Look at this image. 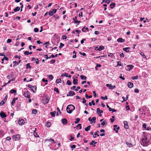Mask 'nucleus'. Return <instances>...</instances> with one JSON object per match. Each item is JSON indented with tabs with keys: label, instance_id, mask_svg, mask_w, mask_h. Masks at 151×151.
<instances>
[{
	"label": "nucleus",
	"instance_id": "obj_1",
	"mask_svg": "<svg viewBox=\"0 0 151 151\" xmlns=\"http://www.w3.org/2000/svg\"><path fill=\"white\" fill-rule=\"evenodd\" d=\"M75 109V107L73 105H68L66 108V111L67 112L69 113H71Z\"/></svg>",
	"mask_w": 151,
	"mask_h": 151
},
{
	"label": "nucleus",
	"instance_id": "obj_2",
	"mask_svg": "<svg viewBox=\"0 0 151 151\" xmlns=\"http://www.w3.org/2000/svg\"><path fill=\"white\" fill-rule=\"evenodd\" d=\"M28 86L30 88L33 92H35L36 90V87L35 86H33L30 85H29Z\"/></svg>",
	"mask_w": 151,
	"mask_h": 151
},
{
	"label": "nucleus",
	"instance_id": "obj_3",
	"mask_svg": "<svg viewBox=\"0 0 151 151\" xmlns=\"http://www.w3.org/2000/svg\"><path fill=\"white\" fill-rule=\"evenodd\" d=\"M106 86L111 90H112L116 88L115 86H112L111 84H107Z\"/></svg>",
	"mask_w": 151,
	"mask_h": 151
},
{
	"label": "nucleus",
	"instance_id": "obj_4",
	"mask_svg": "<svg viewBox=\"0 0 151 151\" xmlns=\"http://www.w3.org/2000/svg\"><path fill=\"white\" fill-rule=\"evenodd\" d=\"M24 96L25 97L28 99L30 98V94L29 93L28 91L24 92Z\"/></svg>",
	"mask_w": 151,
	"mask_h": 151
},
{
	"label": "nucleus",
	"instance_id": "obj_5",
	"mask_svg": "<svg viewBox=\"0 0 151 151\" xmlns=\"http://www.w3.org/2000/svg\"><path fill=\"white\" fill-rule=\"evenodd\" d=\"M18 123L19 125H22L23 124H24V120L22 119H19V120L18 121Z\"/></svg>",
	"mask_w": 151,
	"mask_h": 151
},
{
	"label": "nucleus",
	"instance_id": "obj_6",
	"mask_svg": "<svg viewBox=\"0 0 151 151\" xmlns=\"http://www.w3.org/2000/svg\"><path fill=\"white\" fill-rule=\"evenodd\" d=\"M0 115L1 117L2 118H4L6 117V115L5 114V113L1 111L0 114Z\"/></svg>",
	"mask_w": 151,
	"mask_h": 151
},
{
	"label": "nucleus",
	"instance_id": "obj_7",
	"mask_svg": "<svg viewBox=\"0 0 151 151\" xmlns=\"http://www.w3.org/2000/svg\"><path fill=\"white\" fill-rule=\"evenodd\" d=\"M73 20L74 21V22L75 23H78V24H79L80 22V21H78L77 20V17H75V18L73 19Z\"/></svg>",
	"mask_w": 151,
	"mask_h": 151
},
{
	"label": "nucleus",
	"instance_id": "obj_8",
	"mask_svg": "<svg viewBox=\"0 0 151 151\" xmlns=\"http://www.w3.org/2000/svg\"><path fill=\"white\" fill-rule=\"evenodd\" d=\"M17 98H14L13 99L12 101V106H14L16 100H17Z\"/></svg>",
	"mask_w": 151,
	"mask_h": 151
},
{
	"label": "nucleus",
	"instance_id": "obj_9",
	"mask_svg": "<svg viewBox=\"0 0 151 151\" xmlns=\"http://www.w3.org/2000/svg\"><path fill=\"white\" fill-rule=\"evenodd\" d=\"M127 85L129 88H132L133 87V84L132 83L129 82L128 83Z\"/></svg>",
	"mask_w": 151,
	"mask_h": 151
},
{
	"label": "nucleus",
	"instance_id": "obj_10",
	"mask_svg": "<svg viewBox=\"0 0 151 151\" xmlns=\"http://www.w3.org/2000/svg\"><path fill=\"white\" fill-rule=\"evenodd\" d=\"M21 61V60H20L19 61V62H17V61H15L13 62V63L14 64L13 67H14L16 65H18L19 63Z\"/></svg>",
	"mask_w": 151,
	"mask_h": 151
},
{
	"label": "nucleus",
	"instance_id": "obj_11",
	"mask_svg": "<svg viewBox=\"0 0 151 151\" xmlns=\"http://www.w3.org/2000/svg\"><path fill=\"white\" fill-rule=\"evenodd\" d=\"M69 95L70 96H73L75 95V92L72 91H69Z\"/></svg>",
	"mask_w": 151,
	"mask_h": 151
},
{
	"label": "nucleus",
	"instance_id": "obj_12",
	"mask_svg": "<svg viewBox=\"0 0 151 151\" xmlns=\"http://www.w3.org/2000/svg\"><path fill=\"white\" fill-rule=\"evenodd\" d=\"M127 67L128 70H130L133 68V66L132 65H129L127 66Z\"/></svg>",
	"mask_w": 151,
	"mask_h": 151
},
{
	"label": "nucleus",
	"instance_id": "obj_13",
	"mask_svg": "<svg viewBox=\"0 0 151 151\" xmlns=\"http://www.w3.org/2000/svg\"><path fill=\"white\" fill-rule=\"evenodd\" d=\"M14 139H15L16 140H18L20 138L19 135H14L13 136Z\"/></svg>",
	"mask_w": 151,
	"mask_h": 151
},
{
	"label": "nucleus",
	"instance_id": "obj_14",
	"mask_svg": "<svg viewBox=\"0 0 151 151\" xmlns=\"http://www.w3.org/2000/svg\"><path fill=\"white\" fill-rule=\"evenodd\" d=\"M73 83L74 85H76L78 84V80L77 79L74 78V77H73Z\"/></svg>",
	"mask_w": 151,
	"mask_h": 151
},
{
	"label": "nucleus",
	"instance_id": "obj_15",
	"mask_svg": "<svg viewBox=\"0 0 151 151\" xmlns=\"http://www.w3.org/2000/svg\"><path fill=\"white\" fill-rule=\"evenodd\" d=\"M62 122L64 124H66L67 123V120L66 119H63L62 120Z\"/></svg>",
	"mask_w": 151,
	"mask_h": 151
},
{
	"label": "nucleus",
	"instance_id": "obj_16",
	"mask_svg": "<svg viewBox=\"0 0 151 151\" xmlns=\"http://www.w3.org/2000/svg\"><path fill=\"white\" fill-rule=\"evenodd\" d=\"M117 41L119 42H124L125 40L122 38H119L117 40Z\"/></svg>",
	"mask_w": 151,
	"mask_h": 151
},
{
	"label": "nucleus",
	"instance_id": "obj_17",
	"mask_svg": "<svg viewBox=\"0 0 151 151\" xmlns=\"http://www.w3.org/2000/svg\"><path fill=\"white\" fill-rule=\"evenodd\" d=\"M103 112V111L102 110H100V109L98 108L97 109L96 113L97 114L101 113Z\"/></svg>",
	"mask_w": 151,
	"mask_h": 151
},
{
	"label": "nucleus",
	"instance_id": "obj_18",
	"mask_svg": "<svg viewBox=\"0 0 151 151\" xmlns=\"http://www.w3.org/2000/svg\"><path fill=\"white\" fill-rule=\"evenodd\" d=\"M56 113V111H54L51 112L50 114L52 117H54L55 116V114Z\"/></svg>",
	"mask_w": 151,
	"mask_h": 151
},
{
	"label": "nucleus",
	"instance_id": "obj_19",
	"mask_svg": "<svg viewBox=\"0 0 151 151\" xmlns=\"http://www.w3.org/2000/svg\"><path fill=\"white\" fill-rule=\"evenodd\" d=\"M110 7L111 9H113L115 6V4L114 3H111L110 4Z\"/></svg>",
	"mask_w": 151,
	"mask_h": 151
},
{
	"label": "nucleus",
	"instance_id": "obj_20",
	"mask_svg": "<svg viewBox=\"0 0 151 151\" xmlns=\"http://www.w3.org/2000/svg\"><path fill=\"white\" fill-rule=\"evenodd\" d=\"M129 49H130V48L129 47H125L123 49V50L124 51L126 52H128L129 51Z\"/></svg>",
	"mask_w": 151,
	"mask_h": 151
},
{
	"label": "nucleus",
	"instance_id": "obj_21",
	"mask_svg": "<svg viewBox=\"0 0 151 151\" xmlns=\"http://www.w3.org/2000/svg\"><path fill=\"white\" fill-rule=\"evenodd\" d=\"M20 9V7L19 6H17L14 9V11L15 12H17V11H19Z\"/></svg>",
	"mask_w": 151,
	"mask_h": 151
},
{
	"label": "nucleus",
	"instance_id": "obj_22",
	"mask_svg": "<svg viewBox=\"0 0 151 151\" xmlns=\"http://www.w3.org/2000/svg\"><path fill=\"white\" fill-rule=\"evenodd\" d=\"M127 124V122H124V127L126 129H128V126Z\"/></svg>",
	"mask_w": 151,
	"mask_h": 151
},
{
	"label": "nucleus",
	"instance_id": "obj_23",
	"mask_svg": "<svg viewBox=\"0 0 151 151\" xmlns=\"http://www.w3.org/2000/svg\"><path fill=\"white\" fill-rule=\"evenodd\" d=\"M90 127H91V126L89 125L87 127H86L85 129V130L86 131H87V132L88 131L90 130Z\"/></svg>",
	"mask_w": 151,
	"mask_h": 151
},
{
	"label": "nucleus",
	"instance_id": "obj_24",
	"mask_svg": "<svg viewBox=\"0 0 151 151\" xmlns=\"http://www.w3.org/2000/svg\"><path fill=\"white\" fill-rule=\"evenodd\" d=\"M96 143H97V142H95V141L93 140V141H92V142H91L90 143V144L91 145H93V147H95V145H93V143H94V144H95Z\"/></svg>",
	"mask_w": 151,
	"mask_h": 151
},
{
	"label": "nucleus",
	"instance_id": "obj_25",
	"mask_svg": "<svg viewBox=\"0 0 151 151\" xmlns=\"http://www.w3.org/2000/svg\"><path fill=\"white\" fill-rule=\"evenodd\" d=\"M147 138L145 137V138H144L142 139V142H145L147 143Z\"/></svg>",
	"mask_w": 151,
	"mask_h": 151
},
{
	"label": "nucleus",
	"instance_id": "obj_26",
	"mask_svg": "<svg viewBox=\"0 0 151 151\" xmlns=\"http://www.w3.org/2000/svg\"><path fill=\"white\" fill-rule=\"evenodd\" d=\"M76 121L75 122V124H78L80 121V119L79 118H76Z\"/></svg>",
	"mask_w": 151,
	"mask_h": 151
},
{
	"label": "nucleus",
	"instance_id": "obj_27",
	"mask_svg": "<svg viewBox=\"0 0 151 151\" xmlns=\"http://www.w3.org/2000/svg\"><path fill=\"white\" fill-rule=\"evenodd\" d=\"M80 77L81 79L82 80H86V77L85 76H83V75H81L80 76Z\"/></svg>",
	"mask_w": 151,
	"mask_h": 151
},
{
	"label": "nucleus",
	"instance_id": "obj_28",
	"mask_svg": "<svg viewBox=\"0 0 151 151\" xmlns=\"http://www.w3.org/2000/svg\"><path fill=\"white\" fill-rule=\"evenodd\" d=\"M26 68L27 69L31 68V66L30 65L29 63H28L26 64Z\"/></svg>",
	"mask_w": 151,
	"mask_h": 151
},
{
	"label": "nucleus",
	"instance_id": "obj_29",
	"mask_svg": "<svg viewBox=\"0 0 151 151\" xmlns=\"http://www.w3.org/2000/svg\"><path fill=\"white\" fill-rule=\"evenodd\" d=\"M104 48V46L101 45L99 46V47L98 50H99V51H101V50H103Z\"/></svg>",
	"mask_w": 151,
	"mask_h": 151
},
{
	"label": "nucleus",
	"instance_id": "obj_30",
	"mask_svg": "<svg viewBox=\"0 0 151 151\" xmlns=\"http://www.w3.org/2000/svg\"><path fill=\"white\" fill-rule=\"evenodd\" d=\"M138 78V76H132L131 78V79L132 80L137 79Z\"/></svg>",
	"mask_w": 151,
	"mask_h": 151
},
{
	"label": "nucleus",
	"instance_id": "obj_31",
	"mask_svg": "<svg viewBox=\"0 0 151 151\" xmlns=\"http://www.w3.org/2000/svg\"><path fill=\"white\" fill-rule=\"evenodd\" d=\"M126 144L130 147H131L132 146V145L131 143L127 142H126Z\"/></svg>",
	"mask_w": 151,
	"mask_h": 151
},
{
	"label": "nucleus",
	"instance_id": "obj_32",
	"mask_svg": "<svg viewBox=\"0 0 151 151\" xmlns=\"http://www.w3.org/2000/svg\"><path fill=\"white\" fill-rule=\"evenodd\" d=\"M61 81V80L60 79H57L56 81V83H60Z\"/></svg>",
	"mask_w": 151,
	"mask_h": 151
},
{
	"label": "nucleus",
	"instance_id": "obj_33",
	"mask_svg": "<svg viewBox=\"0 0 151 151\" xmlns=\"http://www.w3.org/2000/svg\"><path fill=\"white\" fill-rule=\"evenodd\" d=\"M37 112L36 109H33L32 111V113L33 114H36Z\"/></svg>",
	"mask_w": 151,
	"mask_h": 151
},
{
	"label": "nucleus",
	"instance_id": "obj_34",
	"mask_svg": "<svg viewBox=\"0 0 151 151\" xmlns=\"http://www.w3.org/2000/svg\"><path fill=\"white\" fill-rule=\"evenodd\" d=\"M101 99H103L104 100H105V99H108L107 97L106 96H105V97H103L102 96H101Z\"/></svg>",
	"mask_w": 151,
	"mask_h": 151
},
{
	"label": "nucleus",
	"instance_id": "obj_35",
	"mask_svg": "<svg viewBox=\"0 0 151 151\" xmlns=\"http://www.w3.org/2000/svg\"><path fill=\"white\" fill-rule=\"evenodd\" d=\"M10 92L11 93H16V91L14 89H12L10 91Z\"/></svg>",
	"mask_w": 151,
	"mask_h": 151
},
{
	"label": "nucleus",
	"instance_id": "obj_36",
	"mask_svg": "<svg viewBox=\"0 0 151 151\" xmlns=\"http://www.w3.org/2000/svg\"><path fill=\"white\" fill-rule=\"evenodd\" d=\"M112 118L110 119L111 122V123H113L114 121L115 117L114 116H112Z\"/></svg>",
	"mask_w": 151,
	"mask_h": 151
},
{
	"label": "nucleus",
	"instance_id": "obj_37",
	"mask_svg": "<svg viewBox=\"0 0 151 151\" xmlns=\"http://www.w3.org/2000/svg\"><path fill=\"white\" fill-rule=\"evenodd\" d=\"M119 55L122 58H124V55L123 52H120Z\"/></svg>",
	"mask_w": 151,
	"mask_h": 151
},
{
	"label": "nucleus",
	"instance_id": "obj_38",
	"mask_svg": "<svg viewBox=\"0 0 151 151\" xmlns=\"http://www.w3.org/2000/svg\"><path fill=\"white\" fill-rule=\"evenodd\" d=\"M49 78L50 80H52L53 78V76L52 75H50L49 76Z\"/></svg>",
	"mask_w": 151,
	"mask_h": 151
},
{
	"label": "nucleus",
	"instance_id": "obj_39",
	"mask_svg": "<svg viewBox=\"0 0 151 151\" xmlns=\"http://www.w3.org/2000/svg\"><path fill=\"white\" fill-rule=\"evenodd\" d=\"M54 91H55L56 92L58 93H59V91L58 89L57 88H54Z\"/></svg>",
	"mask_w": 151,
	"mask_h": 151
},
{
	"label": "nucleus",
	"instance_id": "obj_40",
	"mask_svg": "<svg viewBox=\"0 0 151 151\" xmlns=\"http://www.w3.org/2000/svg\"><path fill=\"white\" fill-rule=\"evenodd\" d=\"M49 101V99H48L47 98L45 100L44 102L46 104H47L48 103Z\"/></svg>",
	"mask_w": 151,
	"mask_h": 151
},
{
	"label": "nucleus",
	"instance_id": "obj_41",
	"mask_svg": "<svg viewBox=\"0 0 151 151\" xmlns=\"http://www.w3.org/2000/svg\"><path fill=\"white\" fill-rule=\"evenodd\" d=\"M51 125V123L50 122H48L47 123L46 126L47 127H49Z\"/></svg>",
	"mask_w": 151,
	"mask_h": 151
},
{
	"label": "nucleus",
	"instance_id": "obj_42",
	"mask_svg": "<svg viewBox=\"0 0 151 151\" xmlns=\"http://www.w3.org/2000/svg\"><path fill=\"white\" fill-rule=\"evenodd\" d=\"M64 44H63V43H60V46L59 47V48L60 49H61L64 46Z\"/></svg>",
	"mask_w": 151,
	"mask_h": 151
},
{
	"label": "nucleus",
	"instance_id": "obj_43",
	"mask_svg": "<svg viewBox=\"0 0 151 151\" xmlns=\"http://www.w3.org/2000/svg\"><path fill=\"white\" fill-rule=\"evenodd\" d=\"M85 96L86 98L87 99L90 98L92 97V96H88L86 93Z\"/></svg>",
	"mask_w": 151,
	"mask_h": 151
},
{
	"label": "nucleus",
	"instance_id": "obj_44",
	"mask_svg": "<svg viewBox=\"0 0 151 151\" xmlns=\"http://www.w3.org/2000/svg\"><path fill=\"white\" fill-rule=\"evenodd\" d=\"M34 136L36 137H39V136L37 135V133L35 132L34 131Z\"/></svg>",
	"mask_w": 151,
	"mask_h": 151
},
{
	"label": "nucleus",
	"instance_id": "obj_45",
	"mask_svg": "<svg viewBox=\"0 0 151 151\" xmlns=\"http://www.w3.org/2000/svg\"><path fill=\"white\" fill-rule=\"evenodd\" d=\"M53 14H54L53 13V12H52V11H50L49 13V15L50 16H52L53 15Z\"/></svg>",
	"mask_w": 151,
	"mask_h": 151
},
{
	"label": "nucleus",
	"instance_id": "obj_46",
	"mask_svg": "<svg viewBox=\"0 0 151 151\" xmlns=\"http://www.w3.org/2000/svg\"><path fill=\"white\" fill-rule=\"evenodd\" d=\"M24 55H28L29 54V52L28 51H25L24 52Z\"/></svg>",
	"mask_w": 151,
	"mask_h": 151
},
{
	"label": "nucleus",
	"instance_id": "obj_47",
	"mask_svg": "<svg viewBox=\"0 0 151 151\" xmlns=\"http://www.w3.org/2000/svg\"><path fill=\"white\" fill-rule=\"evenodd\" d=\"M140 54L144 58H146V56L144 55V53L142 52H141L140 53Z\"/></svg>",
	"mask_w": 151,
	"mask_h": 151
},
{
	"label": "nucleus",
	"instance_id": "obj_48",
	"mask_svg": "<svg viewBox=\"0 0 151 151\" xmlns=\"http://www.w3.org/2000/svg\"><path fill=\"white\" fill-rule=\"evenodd\" d=\"M5 103V101H1L0 103V106L3 105Z\"/></svg>",
	"mask_w": 151,
	"mask_h": 151
},
{
	"label": "nucleus",
	"instance_id": "obj_49",
	"mask_svg": "<svg viewBox=\"0 0 151 151\" xmlns=\"http://www.w3.org/2000/svg\"><path fill=\"white\" fill-rule=\"evenodd\" d=\"M55 60L54 59H53L50 60V63L51 64H53L55 63Z\"/></svg>",
	"mask_w": 151,
	"mask_h": 151
},
{
	"label": "nucleus",
	"instance_id": "obj_50",
	"mask_svg": "<svg viewBox=\"0 0 151 151\" xmlns=\"http://www.w3.org/2000/svg\"><path fill=\"white\" fill-rule=\"evenodd\" d=\"M64 76H66V77H68V76L67 75V74L66 73H65L64 74H63L61 75V76L62 77H63Z\"/></svg>",
	"mask_w": 151,
	"mask_h": 151
},
{
	"label": "nucleus",
	"instance_id": "obj_51",
	"mask_svg": "<svg viewBox=\"0 0 151 151\" xmlns=\"http://www.w3.org/2000/svg\"><path fill=\"white\" fill-rule=\"evenodd\" d=\"M82 100H83V101H82L83 103L84 104L86 102V100L84 98H83Z\"/></svg>",
	"mask_w": 151,
	"mask_h": 151
},
{
	"label": "nucleus",
	"instance_id": "obj_52",
	"mask_svg": "<svg viewBox=\"0 0 151 151\" xmlns=\"http://www.w3.org/2000/svg\"><path fill=\"white\" fill-rule=\"evenodd\" d=\"M67 84L69 85H71V82L69 80L67 81Z\"/></svg>",
	"mask_w": 151,
	"mask_h": 151
},
{
	"label": "nucleus",
	"instance_id": "obj_53",
	"mask_svg": "<svg viewBox=\"0 0 151 151\" xmlns=\"http://www.w3.org/2000/svg\"><path fill=\"white\" fill-rule=\"evenodd\" d=\"M62 39L63 40L66 39L67 37L66 35H63L62 36Z\"/></svg>",
	"mask_w": 151,
	"mask_h": 151
},
{
	"label": "nucleus",
	"instance_id": "obj_54",
	"mask_svg": "<svg viewBox=\"0 0 151 151\" xmlns=\"http://www.w3.org/2000/svg\"><path fill=\"white\" fill-rule=\"evenodd\" d=\"M46 141H52L54 142H55L54 141V140L51 138L50 139H46Z\"/></svg>",
	"mask_w": 151,
	"mask_h": 151
},
{
	"label": "nucleus",
	"instance_id": "obj_55",
	"mask_svg": "<svg viewBox=\"0 0 151 151\" xmlns=\"http://www.w3.org/2000/svg\"><path fill=\"white\" fill-rule=\"evenodd\" d=\"M122 66V65L121 64V63L120 61H118L117 62V66Z\"/></svg>",
	"mask_w": 151,
	"mask_h": 151
},
{
	"label": "nucleus",
	"instance_id": "obj_56",
	"mask_svg": "<svg viewBox=\"0 0 151 151\" xmlns=\"http://www.w3.org/2000/svg\"><path fill=\"white\" fill-rule=\"evenodd\" d=\"M105 124H107V123L105 122V121H103L102 123H101V124L102 125L104 126Z\"/></svg>",
	"mask_w": 151,
	"mask_h": 151
},
{
	"label": "nucleus",
	"instance_id": "obj_57",
	"mask_svg": "<svg viewBox=\"0 0 151 151\" xmlns=\"http://www.w3.org/2000/svg\"><path fill=\"white\" fill-rule=\"evenodd\" d=\"M107 107L109 109V111H111L112 110V109H111L108 105H106Z\"/></svg>",
	"mask_w": 151,
	"mask_h": 151
},
{
	"label": "nucleus",
	"instance_id": "obj_58",
	"mask_svg": "<svg viewBox=\"0 0 151 151\" xmlns=\"http://www.w3.org/2000/svg\"><path fill=\"white\" fill-rule=\"evenodd\" d=\"M56 11L57 10L56 9H52V12L54 14L56 12Z\"/></svg>",
	"mask_w": 151,
	"mask_h": 151
},
{
	"label": "nucleus",
	"instance_id": "obj_59",
	"mask_svg": "<svg viewBox=\"0 0 151 151\" xmlns=\"http://www.w3.org/2000/svg\"><path fill=\"white\" fill-rule=\"evenodd\" d=\"M38 31V29L37 28H35L34 29V31L35 32H37Z\"/></svg>",
	"mask_w": 151,
	"mask_h": 151
},
{
	"label": "nucleus",
	"instance_id": "obj_60",
	"mask_svg": "<svg viewBox=\"0 0 151 151\" xmlns=\"http://www.w3.org/2000/svg\"><path fill=\"white\" fill-rule=\"evenodd\" d=\"M12 42V40L10 39H8L7 41V43H9Z\"/></svg>",
	"mask_w": 151,
	"mask_h": 151
},
{
	"label": "nucleus",
	"instance_id": "obj_61",
	"mask_svg": "<svg viewBox=\"0 0 151 151\" xmlns=\"http://www.w3.org/2000/svg\"><path fill=\"white\" fill-rule=\"evenodd\" d=\"M96 119V117H93L92 120H93V122L95 123V121Z\"/></svg>",
	"mask_w": 151,
	"mask_h": 151
},
{
	"label": "nucleus",
	"instance_id": "obj_62",
	"mask_svg": "<svg viewBox=\"0 0 151 151\" xmlns=\"http://www.w3.org/2000/svg\"><path fill=\"white\" fill-rule=\"evenodd\" d=\"M77 127H80L79 129H81V124H78L77 125Z\"/></svg>",
	"mask_w": 151,
	"mask_h": 151
},
{
	"label": "nucleus",
	"instance_id": "obj_63",
	"mask_svg": "<svg viewBox=\"0 0 151 151\" xmlns=\"http://www.w3.org/2000/svg\"><path fill=\"white\" fill-rule=\"evenodd\" d=\"M93 96L94 97H96V93L95 91H93Z\"/></svg>",
	"mask_w": 151,
	"mask_h": 151
},
{
	"label": "nucleus",
	"instance_id": "obj_64",
	"mask_svg": "<svg viewBox=\"0 0 151 151\" xmlns=\"http://www.w3.org/2000/svg\"><path fill=\"white\" fill-rule=\"evenodd\" d=\"M75 31L76 32H77L78 34H79L81 31L80 30L76 29L75 30Z\"/></svg>",
	"mask_w": 151,
	"mask_h": 151
}]
</instances>
